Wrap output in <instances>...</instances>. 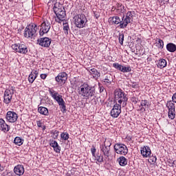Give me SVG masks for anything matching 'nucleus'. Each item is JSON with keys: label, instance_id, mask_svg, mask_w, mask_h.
I'll list each match as a JSON object with an SVG mask.
<instances>
[{"label": "nucleus", "instance_id": "1", "mask_svg": "<svg viewBox=\"0 0 176 176\" xmlns=\"http://www.w3.org/2000/svg\"><path fill=\"white\" fill-rule=\"evenodd\" d=\"M78 94L85 97V100H90L96 97V88L89 85L87 83H83L79 89Z\"/></svg>", "mask_w": 176, "mask_h": 176}, {"label": "nucleus", "instance_id": "2", "mask_svg": "<svg viewBox=\"0 0 176 176\" xmlns=\"http://www.w3.org/2000/svg\"><path fill=\"white\" fill-rule=\"evenodd\" d=\"M114 100L118 101V104L122 105V107H124L127 105L129 98L123 90L117 89L114 91Z\"/></svg>", "mask_w": 176, "mask_h": 176}, {"label": "nucleus", "instance_id": "3", "mask_svg": "<svg viewBox=\"0 0 176 176\" xmlns=\"http://www.w3.org/2000/svg\"><path fill=\"white\" fill-rule=\"evenodd\" d=\"M49 91L52 98H54V100H56L59 107L63 109V112H67V107L65 106V102L64 101V99H63V96L58 94V92H56L54 91H52V90H50Z\"/></svg>", "mask_w": 176, "mask_h": 176}, {"label": "nucleus", "instance_id": "4", "mask_svg": "<svg viewBox=\"0 0 176 176\" xmlns=\"http://www.w3.org/2000/svg\"><path fill=\"white\" fill-rule=\"evenodd\" d=\"M74 24L77 28H83L87 23V18L85 14H78L74 16Z\"/></svg>", "mask_w": 176, "mask_h": 176}, {"label": "nucleus", "instance_id": "5", "mask_svg": "<svg viewBox=\"0 0 176 176\" xmlns=\"http://www.w3.org/2000/svg\"><path fill=\"white\" fill-rule=\"evenodd\" d=\"M53 9L57 17V19H55L56 23H60L61 21H64V20H65V16H67V14L65 13V9L64 8H58L56 6H54Z\"/></svg>", "mask_w": 176, "mask_h": 176}, {"label": "nucleus", "instance_id": "6", "mask_svg": "<svg viewBox=\"0 0 176 176\" xmlns=\"http://www.w3.org/2000/svg\"><path fill=\"white\" fill-rule=\"evenodd\" d=\"M36 31H38V27L35 24L26 27L24 32L25 38H34Z\"/></svg>", "mask_w": 176, "mask_h": 176}, {"label": "nucleus", "instance_id": "7", "mask_svg": "<svg viewBox=\"0 0 176 176\" xmlns=\"http://www.w3.org/2000/svg\"><path fill=\"white\" fill-rule=\"evenodd\" d=\"M114 150L118 155L126 156L129 153L127 146L122 143H117L114 145Z\"/></svg>", "mask_w": 176, "mask_h": 176}, {"label": "nucleus", "instance_id": "8", "mask_svg": "<svg viewBox=\"0 0 176 176\" xmlns=\"http://www.w3.org/2000/svg\"><path fill=\"white\" fill-rule=\"evenodd\" d=\"M131 19H133V14L131 13V11H129L126 13V17H124V16L122 17V22L118 27L122 29L126 28L127 25L131 23Z\"/></svg>", "mask_w": 176, "mask_h": 176}, {"label": "nucleus", "instance_id": "9", "mask_svg": "<svg viewBox=\"0 0 176 176\" xmlns=\"http://www.w3.org/2000/svg\"><path fill=\"white\" fill-rule=\"evenodd\" d=\"M12 50L16 52V53H21V54H27L28 53V49L27 45L21 43L14 44L11 46Z\"/></svg>", "mask_w": 176, "mask_h": 176}, {"label": "nucleus", "instance_id": "10", "mask_svg": "<svg viewBox=\"0 0 176 176\" xmlns=\"http://www.w3.org/2000/svg\"><path fill=\"white\" fill-rule=\"evenodd\" d=\"M50 28H51V26L49 21L47 20L44 21L41 25V29L39 31L40 36H43L45 34H47V32L50 31Z\"/></svg>", "mask_w": 176, "mask_h": 176}, {"label": "nucleus", "instance_id": "11", "mask_svg": "<svg viewBox=\"0 0 176 176\" xmlns=\"http://www.w3.org/2000/svg\"><path fill=\"white\" fill-rule=\"evenodd\" d=\"M96 151H97V149H96V147H94V146H92V148H91V152L92 153V156H94L95 160H97V162H98V163H102V162H105V160L107 158H105V157L104 158V157L100 152H98L96 154Z\"/></svg>", "mask_w": 176, "mask_h": 176}, {"label": "nucleus", "instance_id": "12", "mask_svg": "<svg viewBox=\"0 0 176 176\" xmlns=\"http://www.w3.org/2000/svg\"><path fill=\"white\" fill-rule=\"evenodd\" d=\"M122 113V104L116 103L111 111L112 118H118Z\"/></svg>", "mask_w": 176, "mask_h": 176}, {"label": "nucleus", "instance_id": "13", "mask_svg": "<svg viewBox=\"0 0 176 176\" xmlns=\"http://www.w3.org/2000/svg\"><path fill=\"white\" fill-rule=\"evenodd\" d=\"M13 94H14V91L13 89H6L4 92L3 102H5V104H10Z\"/></svg>", "mask_w": 176, "mask_h": 176}, {"label": "nucleus", "instance_id": "14", "mask_svg": "<svg viewBox=\"0 0 176 176\" xmlns=\"http://www.w3.org/2000/svg\"><path fill=\"white\" fill-rule=\"evenodd\" d=\"M37 42L38 45L43 47H49V46H50V43H52V40L47 37H44L38 38Z\"/></svg>", "mask_w": 176, "mask_h": 176}, {"label": "nucleus", "instance_id": "15", "mask_svg": "<svg viewBox=\"0 0 176 176\" xmlns=\"http://www.w3.org/2000/svg\"><path fill=\"white\" fill-rule=\"evenodd\" d=\"M19 117L17 116V113L14 111H8L6 114V119L8 122H10V123H14V122H17V118Z\"/></svg>", "mask_w": 176, "mask_h": 176}, {"label": "nucleus", "instance_id": "16", "mask_svg": "<svg viewBox=\"0 0 176 176\" xmlns=\"http://www.w3.org/2000/svg\"><path fill=\"white\" fill-rule=\"evenodd\" d=\"M67 76L68 75L65 72L59 73L58 75L55 78V80L58 82V83H65Z\"/></svg>", "mask_w": 176, "mask_h": 176}, {"label": "nucleus", "instance_id": "17", "mask_svg": "<svg viewBox=\"0 0 176 176\" xmlns=\"http://www.w3.org/2000/svg\"><path fill=\"white\" fill-rule=\"evenodd\" d=\"M140 153L143 157H151V148L149 146L141 147Z\"/></svg>", "mask_w": 176, "mask_h": 176}, {"label": "nucleus", "instance_id": "18", "mask_svg": "<svg viewBox=\"0 0 176 176\" xmlns=\"http://www.w3.org/2000/svg\"><path fill=\"white\" fill-rule=\"evenodd\" d=\"M50 145L52 146V148H54V151L56 152V153H60L61 151V147L58 145V143H57V141L54 140H51L50 141Z\"/></svg>", "mask_w": 176, "mask_h": 176}, {"label": "nucleus", "instance_id": "19", "mask_svg": "<svg viewBox=\"0 0 176 176\" xmlns=\"http://www.w3.org/2000/svg\"><path fill=\"white\" fill-rule=\"evenodd\" d=\"M0 130L3 133H8L10 130V126L2 118H0Z\"/></svg>", "mask_w": 176, "mask_h": 176}, {"label": "nucleus", "instance_id": "20", "mask_svg": "<svg viewBox=\"0 0 176 176\" xmlns=\"http://www.w3.org/2000/svg\"><path fill=\"white\" fill-rule=\"evenodd\" d=\"M109 23H111V24L112 25L115 24L116 25H118V24L120 25V24H122V20L121 21L120 18L118 16H111L109 19Z\"/></svg>", "mask_w": 176, "mask_h": 176}, {"label": "nucleus", "instance_id": "21", "mask_svg": "<svg viewBox=\"0 0 176 176\" xmlns=\"http://www.w3.org/2000/svg\"><path fill=\"white\" fill-rule=\"evenodd\" d=\"M14 173L16 175H23L24 174V166L23 165H17L14 168Z\"/></svg>", "mask_w": 176, "mask_h": 176}, {"label": "nucleus", "instance_id": "22", "mask_svg": "<svg viewBox=\"0 0 176 176\" xmlns=\"http://www.w3.org/2000/svg\"><path fill=\"white\" fill-rule=\"evenodd\" d=\"M100 151L103 153L105 159H108V157H109V151H111V147L102 146L100 147Z\"/></svg>", "mask_w": 176, "mask_h": 176}, {"label": "nucleus", "instance_id": "23", "mask_svg": "<svg viewBox=\"0 0 176 176\" xmlns=\"http://www.w3.org/2000/svg\"><path fill=\"white\" fill-rule=\"evenodd\" d=\"M166 50H168V52H170V53H175L176 45L173 43H168L166 45Z\"/></svg>", "mask_w": 176, "mask_h": 176}, {"label": "nucleus", "instance_id": "24", "mask_svg": "<svg viewBox=\"0 0 176 176\" xmlns=\"http://www.w3.org/2000/svg\"><path fill=\"white\" fill-rule=\"evenodd\" d=\"M89 73L95 79H98L101 76V74L97 71V69H91Z\"/></svg>", "mask_w": 176, "mask_h": 176}, {"label": "nucleus", "instance_id": "25", "mask_svg": "<svg viewBox=\"0 0 176 176\" xmlns=\"http://www.w3.org/2000/svg\"><path fill=\"white\" fill-rule=\"evenodd\" d=\"M38 112L44 116H49V109L45 107H38Z\"/></svg>", "mask_w": 176, "mask_h": 176}, {"label": "nucleus", "instance_id": "26", "mask_svg": "<svg viewBox=\"0 0 176 176\" xmlns=\"http://www.w3.org/2000/svg\"><path fill=\"white\" fill-rule=\"evenodd\" d=\"M149 102H148L147 100H143L141 101V104H140V111H144V112H145L146 108H148L149 107Z\"/></svg>", "mask_w": 176, "mask_h": 176}, {"label": "nucleus", "instance_id": "27", "mask_svg": "<svg viewBox=\"0 0 176 176\" xmlns=\"http://www.w3.org/2000/svg\"><path fill=\"white\" fill-rule=\"evenodd\" d=\"M118 162L120 166L124 167L127 164V159H126L124 156H121L118 159Z\"/></svg>", "mask_w": 176, "mask_h": 176}, {"label": "nucleus", "instance_id": "28", "mask_svg": "<svg viewBox=\"0 0 176 176\" xmlns=\"http://www.w3.org/2000/svg\"><path fill=\"white\" fill-rule=\"evenodd\" d=\"M157 67L158 68L163 69V68H165V67H167V60H166V59L160 60Z\"/></svg>", "mask_w": 176, "mask_h": 176}, {"label": "nucleus", "instance_id": "29", "mask_svg": "<svg viewBox=\"0 0 176 176\" xmlns=\"http://www.w3.org/2000/svg\"><path fill=\"white\" fill-rule=\"evenodd\" d=\"M166 107L168 111H175V104H174L171 100L167 102Z\"/></svg>", "mask_w": 176, "mask_h": 176}, {"label": "nucleus", "instance_id": "30", "mask_svg": "<svg viewBox=\"0 0 176 176\" xmlns=\"http://www.w3.org/2000/svg\"><path fill=\"white\" fill-rule=\"evenodd\" d=\"M113 79L112 78V75L108 74H107V76H105L104 79V83H109V85H111V83H112Z\"/></svg>", "mask_w": 176, "mask_h": 176}, {"label": "nucleus", "instance_id": "31", "mask_svg": "<svg viewBox=\"0 0 176 176\" xmlns=\"http://www.w3.org/2000/svg\"><path fill=\"white\" fill-rule=\"evenodd\" d=\"M23 142H24V140L19 137H16L14 140V144L18 145V146L23 145Z\"/></svg>", "mask_w": 176, "mask_h": 176}, {"label": "nucleus", "instance_id": "32", "mask_svg": "<svg viewBox=\"0 0 176 176\" xmlns=\"http://www.w3.org/2000/svg\"><path fill=\"white\" fill-rule=\"evenodd\" d=\"M63 27L65 35H68L69 32L70 31L68 23H63Z\"/></svg>", "mask_w": 176, "mask_h": 176}, {"label": "nucleus", "instance_id": "33", "mask_svg": "<svg viewBox=\"0 0 176 176\" xmlns=\"http://www.w3.org/2000/svg\"><path fill=\"white\" fill-rule=\"evenodd\" d=\"M36 79V75L32 74V72L29 75L28 81L30 83H34V81Z\"/></svg>", "mask_w": 176, "mask_h": 176}, {"label": "nucleus", "instance_id": "34", "mask_svg": "<svg viewBox=\"0 0 176 176\" xmlns=\"http://www.w3.org/2000/svg\"><path fill=\"white\" fill-rule=\"evenodd\" d=\"M168 115L169 119H171V120L175 119V110L168 111Z\"/></svg>", "mask_w": 176, "mask_h": 176}, {"label": "nucleus", "instance_id": "35", "mask_svg": "<svg viewBox=\"0 0 176 176\" xmlns=\"http://www.w3.org/2000/svg\"><path fill=\"white\" fill-rule=\"evenodd\" d=\"M158 49H163L164 47V42L163 40L158 38V41L157 43Z\"/></svg>", "mask_w": 176, "mask_h": 176}, {"label": "nucleus", "instance_id": "36", "mask_svg": "<svg viewBox=\"0 0 176 176\" xmlns=\"http://www.w3.org/2000/svg\"><path fill=\"white\" fill-rule=\"evenodd\" d=\"M122 72L126 73V72H131V67L130 66H122Z\"/></svg>", "mask_w": 176, "mask_h": 176}, {"label": "nucleus", "instance_id": "37", "mask_svg": "<svg viewBox=\"0 0 176 176\" xmlns=\"http://www.w3.org/2000/svg\"><path fill=\"white\" fill-rule=\"evenodd\" d=\"M113 67L116 68V69H118L122 72V68H123V65L116 63L113 64Z\"/></svg>", "mask_w": 176, "mask_h": 176}, {"label": "nucleus", "instance_id": "38", "mask_svg": "<svg viewBox=\"0 0 176 176\" xmlns=\"http://www.w3.org/2000/svg\"><path fill=\"white\" fill-rule=\"evenodd\" d=\"M118 39L120 44L123 45V41H124V34L120 33Z\"/></svg>", "mask_w": 176, "mask_h": 176}, {"label": "nucleus", "instance_id": "39", "mask_svg": "<svg viewBox=\"0 0 176 176\" xmlns=\"http://www.w3.org/2000/svg\"><path fill=\"white\" fill-rule=\"evenodd\" d=\"M111 145H112V142L111 140H105L103 146H106L107 148H111Z\"/></svg>", "mask_w": 176, "mask_h": 176}, {"label": "nucleus", "instance_id": "40", "mask_svg": "<svg viewBox=\"0 0 176 176\" xmlns=\"http://www.w3.org/2000/svg\"><path fill=\"white\" fill-rule=\"evenodd\" d=\"M60 137L64 141H67V140L69 138V134H68V133H61Z\"/></svg>", "mask_w": 176, "mask_h": 176}, {"label": "nucleus", "instance_id": "41", "mask_svg": "<svg viewBox=\"0 0 176 176\" xmlns=\"http://www.w3.org/2000/svg\"><path fill=\"white\" fill-rule=\"evenodd\" d=\"M131 100L133 104H137V102H138V98L133 96L131 98Z\"/></svg>", "mask_w": 176, "mask_h": 176}, {"label": "nucleus", "instance_id": "42", "mask_svg": "<svg viewBox=\"0 0 176 176\" xmlns=\"http://www.w3.org/2000/svg\"><path fill=\"white\" fill-rule=\"evenodd\" d=\"M157 160V158L156 157V156L150 157V162H151L152 163H156Z\"/></svg>", "mask_w": 176, "mask_h": 176}, {"label": "nucleus", "instance_id": "43", "mask_svg": "<svg viewBox=\"0 0 176 176\" xmlns=\"http://www.w3.org/2000/svg\"><path fill=\"white\" fill-rule=\"evenodd\" d=\"M94 16L97 19H100V12H94Z\"/></svg>", "mask_w": 176, "mask_h": 176}, {"label": "nucleus", "instance_id": "44", "mask_svg": "<svg viewBox=\"0 0 176 176\" xmlns=\"http://www.w3.org/2000/svg\"><path fill=\"white\" fill-rule=\"evenodd\" d=\"M131 87H133V89H138V84H137L136 82H133L132 85H131Z\"/></svg>", "mask_w": 176, "mask_h": 176}, {"label": "nucleus", "instance_id": "45", "mask_svg": "<svg viewBox=\"0 0 176 176\" xmlns=\"http://www.w3.org/2000/svg\"><path fill=\"white\" fill-rule=\"evenodd\" d=\"M161 3H163L164 5L166 3H168V1L170 0H159Z\"/></svg>", "mask_w": 176, "mask_h": 176}, {"label": "nucleus", "instance_id": "46", "mask_svg": "<svg viewBox=\"0 0 176 176\" xmlns=\"http://www.w3.org/2000/svg\"><path fill=\"white\" fill-rule=\"evenodd\" d=\"M47 76V75H46L45 74H41V79H46Z\"/></svg>", "mask_w": 176, "mask_h": 176}, {"label": "nucleus", "instance_id": "47", "mask_svg": "<svg viewBox=\"0 0 176 176\" xmlns=\"http://www.w3.org/2000/svg\"><path fill=\"white\" fill-rule=\"evenodd\" d=\"M33 75H36V76H38V72L37 71H34L33 73Z\"/></svg>", "mask_w": 176, "mask_h": 176}, {"label": "nucleus", "instance_id": "48", "mask_svg": "<svg viewBox=\"0 0 176 176\" xmlns=\"http://www.w3.org/2000/svg\"><path fill=\"white\" fill-rule=\"evenodd\" d=\"M105 89H104V88H100V93H102V91H104Z\"/></svg>", "mask_w": 176, "mask_h": 176}, {"label": "nucleus", "instance_id": "49", "mask_svg": "<svg viewBox=\"0 0 176 176\" xmlns=\"http://www.w3.org/2000/svg\"><path fill=\"white\" fill-rule=\"evenodd\" d=\"M92 101H94V104H97V102L96 101V99H95V98H93V99H92Z\"/></svg>", "mask_w": 176, "mask_h": 176}]
</instances>
